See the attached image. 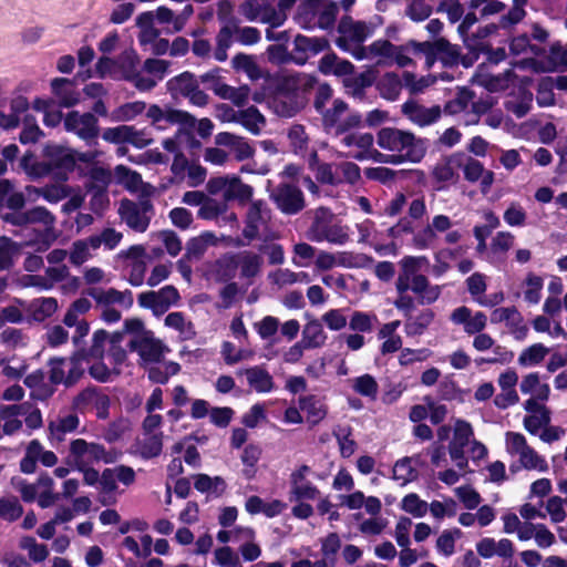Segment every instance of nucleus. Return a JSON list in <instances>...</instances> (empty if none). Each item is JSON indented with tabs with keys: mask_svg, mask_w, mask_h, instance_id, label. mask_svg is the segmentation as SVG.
<instances>
[{
	"mask_svg": "<svg viewBox=\"0 0 567 567\" xmlns=\"http://www.w3.org/2000/svg\"><path fill=\"white\" fill-rule=\"evenodd\" d=\"M1 219L13 226H27L42 224L45 227L54 226L55 217L43 206H35L25 212H7L1 214Z\"/></svg>",
	"mask_w": 567,
	"mask_h": 567,
	"instance_id": "10",
	"label": "nucleus"
},
{
	"mask_svg": "<svg viewBox=\"0 0 567 567\" xmlns=\"http://www.w3.org/2000/svg\"><path fill=\"white\" fill-rule=\"evenodd\" d=\"M410 43L413 47V54L425 56L427 68H432L436 61H440L445 69H452L460 64L461 48L443 37L424 42L410 40Z\"/></svg>",
	"mask_w": 567,
	"mask_h": 567,
	"instance_id": "4",
	"label": "nucleus"
},
{
	"mask_svg": "<svg viewBox=\"0 0 567 567\" xmlns=\"http://www.w3.org/2000/svg\"><path fill=\"white\" fill-rule=\"evenodd\" d=\"M51 91L61 107H72L80 102V93L75 90L74 80L55 78L51 81Z\"/></svg>",
	"mask_w": 567,
	"mask_h": 567,
	"instance_id": "13",
	"label": "nucleus"
},
{
	"mask_svg": "<svg viewBox=\"0 0 567 567\" xmlns=\"http://www.w3.org/2000/svg\"><path fill=\"white\" fill-rule=\"evenodd\" d=\"M239 259L241 278L250 279L259 274L262 265V258L258 254L244 250L239 252Z\"/></svg>",
	"mask_w": 567,
	"mask_h": 567,
	"instance_id": "33",
	"label": "nucleus"
},
{
	"mask_svg": "<svg viewBox=\"0 0 567 567\" xmlns=\"http://www.w3.org/2000/svg\"><path fill=\"white\" fill-rule=\"evenodd\" d=\"M353 390L360 395L375 399L378 394V383L370 374H363L354 380Z\"/></svg>",
	"mask_w": 567,
	"mask_h": 567,
	"instance_id": "53",
	"label": "nucleus"
},
{
	"mask_svg": "<svg viewBox=\"0 0 567 567\" xmlns=\"http://www.w3.org/2000/svg\"><path fill=\"white\" fill-rule=\"evenodd\" d=\"M548 352L549 349L543 343H534L519 354L518 363L524 367L537 365L545 359Z\"/></svg>",
	"mask_w": 567,
	"mask_h": 567,
	"instance_id": "39",
	"label": "nucleus"
},
{
	"mask_svg": "<svg viewBox=\"0 0 567 567\" xmlns=\"http://www.w3.org/2000/svg\"><path fill=\"white\" fill-rule=\"evenodd\" d=\"M353 429L350 425H338L333 429L332 434L336 437L340 455L343 458H349L352 456L358 447L357 442L352 439Z\"/></svg>",
	"mask_w": 567,
	"mask_h": 567,
	"instance_id": "28",
	"label": "nucleus"
},
{
	"mask_svg": "<svg viewBox=\"0 0 567 567\" xmlns=\"http://www.w3.org/2000/svg\"><path fill=\"white\" fill-rule=\"evenodd\" d=\"M93 402L97 410V417L105 419L109 414L110 398L106 394L99 393L96 386H87L75 398L76 404H87Z\"/></svg>",
	"mask_w": 567,
	"mask_h": 567,
	"instance_id": "18",
	"label": "nucleus"
},
{
	"mask_svg": "<svg viewBox=\"0 0 567 567\" xmlns=\"http://www.w3.org/2000/svg\"><path fill=\"white\" fill-rule=\"evenodd\" d=\"M427 264L429 259L425 256H404L399 262L401 267V271L396 278L399 287L403 288L405 285H410V279L420 275L419 271L421 268Z\"/></svg>",
	"mask_w": 567,
	"mask_h": 567,
	"instance_id": "21",
	"label": "nucleus"
},
{
	"mask_svg": "<svg viewBox=\"0 0 567 567\" xmlns=\"http://www.w3.org/2000/svg\"><path fill=\"white\" fill-rule=\"evenodd\" d=\"M338 32L355 43H362L368 37L365 22L353 21L349 16L341 18L338 24Z\"/></svg>",
	"mask_w": 567,
	"mask_h": 567,
	"instance_id": "25",
	"label": "nucleus"
},
{
	"mask_svg": "<svg viewBox=\"0 0 567 567\" xmlns=\"http://www.w3.org/2000/svg\"><path fill=\"white\" fill-rule=\"evenodd\" d=\"M455 492L464 507L467 509H475L482 502L480 493L470 486H460Z\"/></svg>",
	"mask_w": 567,
	"mask_h": 567,
	"instance_id": "63",
	"label": "nucleus"
},
{
	"mask_svg": "<svg viewBox=\"0 0 567 567\" xmlns=\"http://www.w3.org/2000/svg\"><path fill=\"white\" fill-rule=\"evenodd\" d=\"M23 514V507L19 503L17 498L0 499V517L8 519L9 522H14L20 518Z\"/></svg>",
	"mask_w": 567,
	"mask_h": 567,
	"instance_id": "55",
	"label": "nucleus"
},
{
	"mask_svg": "<svg viewBox=\"0 0 567 567\" xmlns=\"http://www.w3.org/2000/svg\"><path fill=\"white\" fill-rule=\"evenodd\" d=\"M58 239V233L54 226L45 227L39 230L34 240L27 243V246L34 247L35 252L47 251L53 243Z\"/></svg>",
	"mask_w": 567,
	"mask_h": 567,
	"instance_id": "44",
	"label": "nucleus"
},
{
	"mask_svg": "<svg viewBox=\"0 0 567 567\" xmlns=\"http://www.w3.org/2000/svg\"><path fill=\"white\" fill-rule=\"evenodd\" d=\"M197 85L198 79L189 71L182 72L181 74L169 79L166 83L167 91L174 99L178 95L186 99Z\"/></svg>",
	"mask_w": 567,
	"mask_h": 567,
	"instance_id": "16",
	"label": "nucleus"
},
{
	"mask_svg": "<svg viewBox=\"0 0 567 567\" xmlns=\"http://www.w3.org/2000/svg\"><path fill=\"white\" fill-rule=\"evenodd\" d=\"M453 157L454 153L433 167L432 177L436 183H457L460 175L456 172V165L452 163Z\"/></svg>",
	"mask_w": 567,
	"mask_h": 567,
	"instance_id": "30",
	"label": "nucleus"
},
{
	"mask_svg": "<svg viewBox=\"0 0 567 567\" xmlns=\"http://www.w3.org/2000/svg\"><path fill=\"white\" fill-rule=\"evenodd\" d=\"M18 250L17 243L7 236H0V270H9L13 267V256Z\"/></svg>",
	"mask_w": 567,
	"mask_h": 567,
	"instance_id": "41",
	"label": "nucleus"
},
{
	"mask_svg": "<svg viewBox=\"0 0 567 567\" xmlns=\"http://www.w3.org/2000/svg\"><path fill=\"white\" fill-rule=\"evenodd\" d=\"M254 189L250 185L243 183L240 177L231 176L229 185L224 193L225 200H238L239 203H247L251 199Z\"/></svg>",
	"mask_w": 567,
	"mask_h": 567,
	"instance_id": "27",
	"label": "nucleus"
},
{
	"mask_svg": "<svg viewBox=\"0 0 567 567\" xmlns=\"http://www.w3.org/2000/svg\"><path fill=\"white\" fill-rule=\"evenodd\" d=\"M105 457V447L100 443H89L84 439H75L70 444L71 460L100 462Z\"/></svg>",
	"mask_w": 567,
	"mask_h": 567,
	"instance_id": "12",
	"label": "nucleus"
},
{
	"mask_svg": "<svg viewBox=\"0 0 567 567\" xmlns=\"http://www.w3.org/2000/svg\"><path fill=\"white\" fill-rule=\"evenodd\" d=\"M554 78L544 76L540 79L537 85V104L542 107L550 106L555 104V94H554Z\"/></svg>",
	"mask_w": 567,
	"mask_h": 567,
	"instance_id": "46",
	"label": "nucleus"
},
{
	"mask_svg": "<svg viewBox=\"0 0 567 567\" xmlns=\"http://www.w3.org/2000/svg\"><path fill=\"white\" fill-rule=\"evenodd\" d=\"M372 319H377V316H371L362 311H354L350 319L349 327L353 331L370 332L372 330Z\"/></svg>",
	"mask_w": 567,
	"mask_h": 567,
	"instance_id": "62",
	"label": "nucleus"
},
{
	"mask_svg": "<svg viewBox=\"0 0 567 567\" xmlns=\"http://www.w3.org/2000/svg\"><path fill=\"white\" fill-rule=\"evenodd\" d=\"M140 445V455L144 460L155 458L161 455L163 451V432L146 434Z\"/></svg>",
	"mask_w": 567,
	"mask_h": 567,
	"instance_id": "36",
	"label": "nucleus"
},
{
	"mask_svg": "<svg viewBox=\"0 0 567 567\" xmlns=\"http://www.w3.org/2000/svg\"><path fill=\"white\" fill-rule=\"evenodd\" d=\"M305 13L317 17V24L320 29L327 30L336 22L337 10L333 6L321 7L319 0H307Z\"/></svg>",
	"mask_w": 567,
	"mask_h": 567,
	"instance_id": "19",
	"label": "nucleus"
},
{
	"mask_svg": "<svg viewBox=\"0 0 567 567\" xmlns=\"http://www.w3.org/2000/svg\"><path fill=\"white\" fill-rule=\"evenodd\" d=\"M164 121L169 124H179L189 130L194 128L197 122L196 117L187 111L176 109L165 110Z\"/></svg>",
	"mask_w": 567,
	"mask_h": 567,
	"instance_id": "50",
	"label": "nucleus"
},
{
	"mask_svg": "<svg viewBox=\"0 0 567 567\" xmlns=\"http://www.w3.org/2000/svg\"><path fill=\"white\" fill-rule=\"evenodd\" d=\"M442 111L440 105L432 107H425L421 105V111L417 113L416 118H413V123L423 127L437 122L441 117Z\"/></svg>",
	"mask_w": 567,
	"mask_h": 567,
	"instance_id": "64",
	"label": "nucleus"
},
{
	"mask_svg": "<svg viewBox=\"0 0 567 567\" xmlns=\"http://www.w3.org/2000/svg\"><path fill=\"white\" fill-rule=\"evenodd\" d=\"M238 19L230 17L227 23L220 28L217 34V47L215 50V59L223 62L227 59V49L231 45L233 34L237 31Z\"/></svg>",
	"mask_w": 567,
	"mask_h": 567,
	"instance_id": "22",
	"label": "nucleus"
},
{
	"mask_svg": "<svg viewBox=\"0 0 567 567\" xmlns=\"http://www.w3.org/2000/svg\"><path fill=\"white\" fill-rule=\"evenodd\" d=\"M216 237L212 231H204L198 237L190 238L186 244L185 258H199L206 251L208 245L215 244Z\"/></svg>",
	"mask_w": 567,
	"mask_h": 567,
	"instance_id": "32",
	"label": "nucleus"
},
{
	"mask_svg": "<svg viewBox=\"0 0 567 567\" xmlns=\"http://www.w3.org/2000/svg\"><path fill=\"white\" fill-rule=\"evenodd\" d=\"M87 295L97 303L110 306L112 303L124 302V293L115 288L103 290L101 288H90Z\"/></svg>",
	"mask_w": 567,
	"mask_h": 567,
	"instance_id": "43",
	"label": "nucleus"
},
{
	"mask_svg": "<svg viewBox=\"0 0 567 567\" xmlns=\"http://www.w3.org/2000/svg\"><path fill=\"white\" fill-rule=\"evenodd\" d=\"M239 252H226L215 262L216 280L218 282L231 281L239 268Z\"/></svg>",
	"mask_w": 567,
	"mask_h": 567,
	"instance_id": "17",
	"label": "nucleus"
},
{
	"mask_svg": "<svg viewBox=\"0 0 567 567\" xmlns=\"http://www.w3.org/2000/svg\"><path fill=\"white\" fill-rule=\"evenodd\" d=\"M370 261H372V258L365 254H353L348 251L340 252L337 259V264L346 268L362 267Z\"/></svg>",
	"mask_w": 567,
	"mask_h": 567,
	"instance_id": "60",
	"label": "nucleus"
},
{
	"mask_svg": "<svg viewBox=\"0 0 567 567\" xmlns=\"http://www.w3.org/2000/svg\"><path fill=\"white\" fill-rule=\"evenodd\" d=\"M377 143L381 148L391 152H408L414 147L426 152L423 140L416 138L412 132L395 127H382L378 132Z\"/></svg>",
	"mask_w": 567,
	"mask_h": 567,
	"instance_id": "6",
	"label": "nucleus"
},
{
	"mask_svg": "<svg viewBox=\"0 0 567 567\" xmlns=\"http://www.w3.org/2000/svg\"><path fill=\"white\" fill-rule=\"evenodd\" d=\"M452 163L456 165V168L463 169L464 178L470 183L478 182L484 174V165L464 152H455Z\"/></svg>",
	"mask_w": 567,
	"mask_h": 567,
	"instance_id": "15",
	"label": "nucleus"
},
{
	"mask_svg": "<svg viewBox=\"0 0 567 567\" xmlns=\"http://www.w3.org/2000/svg\"><path fill=\"white\" fill-rule=\"evenodd\" d=\"M234 121H237L247 131L257 135L260 133V128H259L258 124L259 123L264 124L265 117L256 106L251 105V106L247 107L246 110L240 111L239 117L238 118L234 117Z\"/></svg>",
	"mask_w": 567,
	"mask_h": 567,
	"instance_id": "35",
	"label": "nucleus"
},
{
	"mask_svg": "<svg viewBox=\"0 0 567 567\" xmlns=\"http://www.w3.org/2000/svg\"><path fill=\"white\" fill-rule=\"evenodd\" d=\"M333 165L331 163H321V165L313 172L317 182L322 185L338 186L342 184V179L334 175Z\"/></svg>",
	"mask_w": 567,
	"mask_h": 567,
	"instance_id": "61",
	"label": "nucleus"
},
{
	"mask_svg": "<svg viewBox=\"0 0 567 567\" xmlns=\"http://www.w3.org/2000/svg\"><path fill=\"white\" fill-rule=\"evenodd\" d=\"M330 48L324 37H307L297 34L293 39V63L305 65L308 60Z\"/></svg>",
	"mask_w": 567,
	"mask_h": 567,
	"instance_id": "9",
	"label": "nucleus"
},
{
	"mask_svg": "<svg viewBox=\"0 0 567 567\" xmlns=\"http://www.w3.org/2000/svg\"><path fill=\"white\" fill-rule=\"evenodd\" d=\"M63 125L66 132L74 133L87 144L95 141L100 134L99 120L91 112L80 114L78 111H71L65 115Z\"/></svg>",
	"mask_w": 567,
	"mask_h": 567,
	"instance_id": "7",
	"label": "nucleus"
},
{
	"mask_svg": "<svg viewBox=\"0 0 567 567\" xmlns=\"http://www.w3.org/2000/svg\"><path fill=\"white\" fill-rule=\"evenodd\" d=\"M132 126L120 125L116 127H107L102 134V138L109 143L123 144L131 141Z\"/></svg>",
	"mask_w": 567,
	"mask_h": 567,
	"instance_id": "52",
	"label": "nucleus"
},
{
	"mask_svg": "<svg viewBox=\"0 0 567 567\" xmlns=\"http://www.w3.org/2000/svg\"><path fill=\"white\" fill-rule=\"evenodd\" d=\"M109 332L99 329L93 333L92 346L75 349L69 358L52 357L48 360L49 381L52 385L63 384L66 389L74 386L85 373V363L92 358L102 359Z\"/></svg>",
	"mask_w": 567,
	"mask_h": 567,
	"instance_id": "1",
	"label": "nucleus"
},
{
	"mask_svg": "<svg viewBox=\"0 0 567 567\" xmlns=\"http://www.w3.org/2000/svg\"><path fill=\"white\" fill-rule=\"evenodd\" d=\"M157 293L162 313L166 312L171 306L176 305L181 299L177 288L173 285L164 286Z\"/></svg>",
	"mask_w": 567,
	"mask_h": 567,
	"instance_id": "56",
	"label": "nucleus"
},
{
	"mask_svg": "<svg viewBox=\"0 0 567 567\" xmlns=\"http://www.w3.org/2000/svg\"><path fill=\"white\" fill-rule=\"evenodd\" d=\"M473 435L474 432L470 422L465 420H456L454 435L450 444L466 447Z\"/></svg>",
	"mask_w": 567,
	"mask_h": 567,
	"instance_id": "51",
	"label": "nucleus"
},
{
	"mask_svg": "<svg viewBox=\"0 0 567 567\" xmlns=\"http://www.w3.org/2000/svg\"><path fill=\"white\" fill-rule=\"evenodd\" d=\"M271 199L287 215H296L306 206L301 189L293 184L280 183L271 193Z\"/></svg>",
	"mask_w": 567,
	"mask_h": 567,
	"instance_id": "8",
	"label": "nucleus"
},
{
	"mask_svg": "<svg viewBox=\"0 0 567 567\" xmlns=\"http://www.w3.org/2000/svg\"><path fill=\"white\" fill-rule=\"evenodd\" d=\"M348 110V104L341 100V99H336L333 101V104H332V107L331 109H324L322 111L321 116H322V125L326 130H330V128H337V125L340 123V117L341 115Z\"/></svg>",
	"mask_w": 567,
	"mask_h": 567,
	"instance_id": "38",
	"label": "nucleus"
},
{
	"mask_svg": "<svg viewBox=\"0 0 567 567\" xmlns=\"http://www.w3.org/2000/svg\"><path fill=\"white\" fill-rule=\"evenodd\" d=\"M520 463L526 470H538L540 472L547 471L546 461L540 457L535 450L528 446L525 451H522Z\"/></svg>",
	"mask_w": 567,
	"mask_h": 567,
	"instance_id": "54",
	"label": "nucleus"
},
{
	"mask_svg": "<svg viewBox=\"0 0 567 567\" xmlns=\"http://www.w3.org/2000/svg\"><path fill=\"white\" fill-rule=\"evenodd\" d=\"M38 302L33 310V319L37 321H44L58 310V301L55 298H41Z\"/></svg>",
	"mask_w": 567,
	"mask_h": 567,
	"instance_id": "57",
	"label": "nucleus"
},
{
	"mask_svg": "<svg viewBox=\"0 0 567 567\" xmlns=\"http://www.w3.org/2000/svg\"><path fill=\"white\" fill-rule=\"evenodd\" d=\"M42 155L45 158L42 162H35L30 167V174L34 177H44L53 175L60 181H66L76 165L74 151L53 143H48L43 147Z\"/></svg>",
	"mask_w": 567,
	"mask_h": 567,
	"instance_id": "3",
	"label": "nucleus"
},
{
	"mask_svg": "<svg viewBox=\"0 0 567 567\" xmlns=\"http://www.w3.org/2000/svg\"><path fill=\"white\" fill-rule=\"evenodd\" d=\"M250 90L247 85L239 87L230 86L226 83L215 89V94L223 100L231 101L236 106L243 107L247 104Z\"/></svg>",
	"mask_w": 567,
	"mask_h": 567,
	"instance_id": "29",
	"label": "nucleus"
},
{
	"mask_svg": "<svg viewBox=\"0 0 567 567\" xmlns=\"http://www.w3.org/2000/svg\"><path fill=\"white\" fill-rule=\"evenodd\" d=\"M80 423L79 416L76 414H68L59 420L58 423L50 422L49 431L51 434L55 435L59 440H62V436L65 433L73 432L78 429Z\"/></svg>",
	"mask_w": 567,
	"mask_h": 567,
	"instance_id": "47",
	"label": "nucleus"
},
{
	"mask_svg": "<svg viewBox=\"0 0 567 567\" xmlns=\"http://www.w3.org/2000/svg\"><path fill=\"white\" fill-rule=\"evenodd\" d=\"M249 385L258 393L271 392L275 388L271 374L261 365H255L244 371Z\"/></svg>",
	"mask_w": 567,
	"mask_h": 567,
	"instance_id": "20",
	"label": "nucleus"
},
{
	"mask_svg": "<svg viewBox=\"0 0 567 567\" xmlns=\"http://www.w3.org/2000/svg\"><path fill=\"white\" fill-rule=\"evenodd\" d=\"M128 348L131 351H136L141 359L146 362L157 363L163 357V343L161 340L153 338L152 333L132 339Z\"/></svg>",
	"mask_w": 567,
	"mask_h": 567,
	"instance_id": "11",
	"label": "nucleus"
},
{
	"mask_svg": "<svg viewBox=\"0 0 567 567\" xmlns=\"http://www.w3.org/2000/svg\"><path fill=\"white\" fill-rule=\"evenodd\" d=\"M275 112L282 117H292L305 107L299 75L267 74L261 86Z\"/></svg>",
	"mask_w": 567,
	"mask_h": 567,
	"instance_id": "2",
	"label": "nucleus"
},
{
	"mask_svg": "<svg viewBox=\"0 0 567 567\" xmlns=\"http://www.w3.org/2000/svg\"><path fill=\"white\" fill-rule=\"evenodd\" d=\"M402 86V80L400 79L399 74L394 72L384 73L377 82V89L381 97L391 102L398 100Z\"/></svg>",
	"mask_w": 567,
	"mask_h": 567,
	"instance_id": "23",
	"label": "nucleus"
},
{
	"mask_svg": "<svg viewBox=\"0 0 567 567\" xmlns=\"http://www.w3.org/2000/svg\"><path fill=\"white\" fill-rule=\"evenodd\" d=\"M288 140L295 154H302L308 147L309 137L300 124H295L289 128Z\"/></svg>",
	"mask_w": 567,
	"mask_h": 567,
	"instance_id": "45",
	"label": "nucleus"
},
{
	"mask_svg": "<svg viewBox=\"0 0 567 567\" xmlns=\"http://www.w3.org/2000/svg\"><path fill=\"white\" fill-rule=\"evenodd\" d=\"M416 470L411 466V458L409 456L398 460L393 466V480L401 481L404 486L416 478Z\"/></svg>",
	"mask_w": 567,
	"mask_h": 567,
	"instance_id": "42",
	"label": "nucleus"
},
{
	"mask_svg": "<svg viewBox=\"0 0 567 567\" xmlns=\"http://www.w3.org/2000/svg\"><path fill=\"white\" fill-rule=\"evenodd\" d=\"M153 214L154 206L148 198L141 199L138 203L123 198L120 203L118 215L134 231L145 233Z\"/></svg>",
	"mask_w": 567,
	"mask_h": 567,
	"instance_id": "5",
	"label": "nucleus"
},
{
	"mask_svg": "<svg viewBox=\"0 0 567 567\" xmlns=\"http://www.w3.org/2000/svg\"><path fill=\"white\" fill-rule=\"evenodd\" d=\"M326 340L327 334L319 320L313 319L305 324L301 342L306 346V349L320 348L324 344Z\"/></svg>",
	"mask_w": 567,
	"mask_h": 567,
	"instance_id": "26",
	"label": "nucleus"
},
{
	"mask_svg": "<svg viewBox=\"0 0 567 567\" xmlns=\"http://www.w3.org/2000/svg\"><path fill=\"white\" fill-rule=\"evenodd\" d=\"M231 62L234 69L244 71L251 80H258L262 76L259 65L250 55L238 53L233 58Z\"/></svg>",
	"mask_w": 567,
	"mask_h": 567,
	"instance_id": "40",
	"label": "nucleus"
},
{
	"mask_svg": "<svg viewBox=\"0 0 567 567\" xmlns=\"http://www.w3.org/2000/svg\"><path fill=\"white\" fill-rule=\"evenodd\" d=\"M90 183L87 184V192H94V197L106 198V188L111 183V172L101 166H94L89 173Z\"/></svg>",
	"mask_w": 567,
	"mask_h": 567,
	"instance_id": "24",
	"label": "nucleus"
},
{
	"mask_svg": "<svg viewBox=\"0 0 567 567\" xmlns=\"http://www.w3.org/2000/svg\"><path fill=\"white\" fill-rule=\"evenodd\" d=\"M299 409L306 413L311 426L318 425L328 414V406L315 394L301 395L298 399Z\"/></svg>",
	"mask_w": 567,
	"mask_h": 567,
	"instance_id": "14",
	"label": "nucleus"
},
{
	"mask_svg": "<svg viewBox=\"0 0 567 567\" xmlns=\"http://www.w3.org/2000/svg\"><path fill=\"white\" fill-rule=\"evenodd\" d=\"M401 508L414 517H423L427 512L429 505L417 494L410 493L403 497Z\"/></svg>",
	"mask_w": 567,
	"mask_h": 567,
	"instance_id": "49",
	"label": "nucleus"
},
{
	"mask_svg": "<svg viewBox=\"0 0 567 567\" xmlns=\"http://www.w3.org/2000/svg\"><path fill=\"white\" fill-rule=\"evenodd\" d=\"M146 104L142 101L128 102L115 111V117L120 121H131L143 113Z\"/></svg>",
	"mask_w": 567,
	"mask_h": 567,
	"instance_id": "58",
	"label": "nucleus"
},
{
	"mask_svg": "<svg viewBox=\"0 0 567 567\" xmlns=\"http://www.w3.org/2000/svg\"><path fill=\"white\" fill-rule=\"evenodd\" d=\"M140 63V58L135 51H125L123 52L117 60V66L122 73V79L130 82L132 79L136 78V74L140 72L137 66Z\"/></svg>",
	"mask_w": 567,
	"mask_h": 567,
	"instance_id": "34",
	"label": "nucleus"
},
{
	"mask_svg": "<svg viewBox=\"0 0 567 567\" xmlns=\"http://www.w3.org/2000/svg\"><path fill=\"white\" fill-rule=\"evenodd\" d=\"M497 29L498 25L495 23H489L487 25L480 27L475 33L464 39L465 47L468 50L484 51L486 49V43H484V39L495 33Z\"/></svg>",
	"mask_w": 567,
	"mask_h": 567,
	"instance_id": "37",
	"label": "nucleus"
},
{
	"mask_svg": "<svg viewBox=\"0 0 567 567\" xmlns=\"http://www.w3.org/2000/svg\"><path fill=\"white\" fill-rule=\"evenodd\" d=\"M395 289L398 291V298L393 301L394 307L401 311L405 319L411 320V313L415 308L414 298L408 295L410 290V285H405V287L400 288L399 284L395 282Z\"/></svg>",
	"mask_w": 567,
	"mask_h": 567,
	"instance_id": "48",
	"label": "nucleus"
},
{
	"mask_svg": "<svg viewBox=\"0 0 567 567\" xmlns=\"http://www.w3.org/2000/svg\"><path fill=\"white\" fill-rule=\"evenodd\" d=\"M435 313L432 309L422 310L415 318L406 319L404 331L409 337L422 336L433 322Z\"/></svg>",
	"mask_w": 567,
	"mask_h": 567,
	"instance_id": "31",
	"label": "nucleus"
},
{
	"mask_svg": "<svg viewBox=\"0 0 567 567\" xmlns=\"http://www.w3.org/2000/svg\"><path fill=\"white\" fill-rule=\"evenodd\" d=\"M268 60L275 64L293 62V52H289L285 44H271L267 48Z\"/></svg>",
	"mask_w": 567,
	"mask_h": 567,
	"instance_id": "59",
	"label": "nucleus"
}]
</instances>
